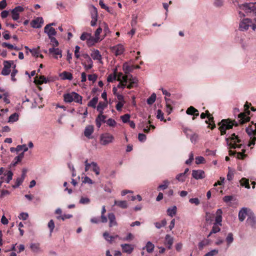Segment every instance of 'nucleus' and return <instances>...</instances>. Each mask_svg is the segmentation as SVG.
I'll return each instance as SVG.
<instances>
[{"mask_svg": "<svg viewBox=\"0 0 256 256\" xmlns=\"http://www.w3.org/2000/svg\"><path fill=\"white\" fill-rule=\"evenodd\" d=\"M49 38L50 40L51 44L53 46V48L58 46L59 43L55 38L52 36Z\"/></svg>", "mask_w": 256, "mask_h": 256, "instance_id": "obj_55", "label": "nucleus"}, {"mask_svg": "<svg viewBox=\"0 0 256 256\" xmlns=\"http://www.w3.org/2000/svg\"><path fill=\"white\" fill-rule=\"evenodd\" d=\"M121 247L124 252L127 253L128 254H131L134 249V247L132 245L130 244H122Z\"/></svg>", "mask_w": 256, "mask_h": 256, "instance_id": "obj_17", "label": "nucleus"}, {"mask_svg": "<svg viewBox=\"0 0 256 256\" xmlns=\"http://www.w3.org/2000/svg\"><path fill=\"white\" fill-rule=\"evenodd\" d=\"M156 118H157L160 119L161 121L164 120L166 122V120H164V113L160 110H158Z\"/></svg>", "mask_w": 256, "mask_h": 256, "instance_id": "obj_57", "label": "nucleus"}, {"mask_svg": "<svg viewBox=\"0 0 256 256\" xmlns=\"http://www.w3.org/2000/svg\"><path fill=\"white\" fill-rule=\"evenodd\" d=\"M114 137L110 133H104L102 134L100 136V142L102 145H107L113 142Z\"/></svg>", "mask_w": 256, "mask_h": 256, "instance_id": "obj_7", "label": "nucleus"}, {"mask_svg": "<svg viewBox=\"0 0 256 256\" xmlns=\"http://www.w3.org/2000/svg\"><path fill=\"white\" fill-rule=\"evenodd\" d=\"M222 211L221 209H218L216 213L215 222L222 226Z\"/></svg>", "mask_w": 256, "mask_h": 256, "instance_id": "obj_21", "label": "nucleus"}, {"mask_svg": "<svg viewBox=\"0 0 256 256\" xmlns=\"http://www.w3.org/2000/svg\"><path fill=\"white\" fill-rule=\"evenodd\" d=\"M246 224L252 228H256V217L253 212H250L246 220Z\"/></svg>", "mask_w": 256, "mask_h": 256, "instance_id": "obj_12", "label": "nucleus"}, {"mask_svg": "<svg viewBox=\"0 0 256 256\" xmlns=\"http://www.w3.org/2000/svg\"><path fill=\"white\" fill-rule=\"evenodd\" d=\"M16 64H14L12 66V68H13V70L11 73V79L12 81L15 82L16 80L15 77V76L18 73V70L16 69Z\"/></svg>", "mask_w": 256, "mask_h": 256, "instance_id": "obj_50", "label": "nucleus"}, {"mask_svg": "<svg viewBox=\"0 0 256 256\" xmlns=\"http://www.w3.org/2000/svg\"><path fill=\"white\" fill-rule=\"evenodd\" d=\"M98 97L95 96L93 98L88 104V106L92 108H96V105L98 102Z\"/></svg>", "mask_w": 256, "mask_h": 256, "instance_id": "obj_35", "label": "nucleus"}, {"mask_svg": "<svg viewBox=\"0 0 256 256\" xmlns=\"http://www.w3.org/2000/svg\"><path fill=\"white\" fill-rule=\"evenodd\" d=\"M24 8L22 6H17L11 10L12 18L14 20H17L20 18V12H22Z\"/></svg>", "mask_w": 256, "mask_h": 256, "instance_id": "obj_10", "label": "nucleus"}, {"mask_svg": "<svg viewBox=\"0 0 256 256\" xmlns=\"http://www.w3.org/2000/svg\"><path fill=\"white\" fill-rule=\"evenodd\" d=\"M107 106V102H100L96 107V110L99 113H104V110Z\"/></svg>", "mask_w": 256, "mask_h": 256, "instance_id": "obj_25", "label": "nucleus"}, {"mask_svg": "<svg viewBox=\"0 0 256 256\" xmlns=\"http://www.w3.org/2000/svg\"><path fill=\"white\" fill-rule=\"evenodd\" d=\"M2 46L3 48H8L10 50H12V49H14L16 50H18V48L16 47H14V46L13 45H12V44H10L6 43V42H3L2 44Z\"/></svg>", "mask_w": 256, "mask_h": 256, "instance_id": "obj_53", "label": "nucleus"}, {"mask_svg": "<svg viewBox=\"0 0 256 256\" xmlns=\"http://www.w3.org/2000/svg\"><path fill=\"white\" fill-rule=\"evenodd\" d=\"M106 122L107 124L110 126L114 127L116 125V122L110 118L108 119Z\"/></svg>", "mask_w": 256, "mask_h": 256, "instance_id": "obj_64", "label": "nucleus"}, {"mask_svg": "<svg viewBox=\"0 0 256 256\" xmlns=\"http://www.w3.org/2000/svg\"><path fill=\"white\" fill-rule=\"evenodd\" d=\"M205 161V159L202 156H197L196 158V163L198 164H203Z\"/></svg>", "mask_w": 256, "mask_h": 256, "instance_id": "obj_63", "label": "nucleus"}, {"mask_svg": "<svg viewBox=\"0 0 256 256\" xmlns=\"http://www.w3.org/2000/svg\"><path fill=\"white\" fill-rule=\"evenodd\" d=\"M48 52L50 54L54 56L56 58H57L56 56H60V58L62 56V51L58 48H52L48 50Z\"/></svg>", "mask_w": 256, "mask_h": 256, "instance_id": "obj_20", "label": "nucleus"}, {"mask_svg": "<svg viewBox=\"0 0 256 256\" xmlns=\"http://www.w3.org/2000/svg\"><path fill=\"white\" fill-rule=\"evenodd\" d=\"M125 103L126 102H118L116 106V110L119 112L121 111Z\"/></svg>", "mask_w": 256, "mask_h": 256, "instance_id": "obj_61", "label": "nucleus"}, {"mask_svg": "<svg viewBox=\"0 0 256 256\" xmlns=\"http://www.w3.org/2000/svg\"><path fill=\"white\" fill-rule=\"evenodd\" d=\"M130 115L128 114L120 116V118L124 123H126L130 121Z\"/></svg>", "mask_w": 256, "mask_h": 256, "instance_id": "obj_54", "label": "nucleus"}, {"mask_svg": "<svg viewBox=\"0 0 256 256\" xmlns=\"http://www.w3.org/2000/svg\"><path fill=\"white\" fill-rule=\"evenodd\" d=\"M219 126L218 129L220 131L221 134L224 135L226 134V130H230L234 126H238V123L234 120H231L224 119L218 124Z\"/></svg>", "mask_w": 256, "mask_h": 256, "instance_id": "obj_2", "label": "nucleus"}, {"mask_svg": "<svg viewBox=\"0 0 256 256\" xmlns=\"http://www.w3.org/2000/svg\"><path fill=\"white\" fill-rule=\"evenodd\" d=\"M186 176H184V173H180L178 174L176 176V179L180 182H183L185 180Z\"/></svg>", "mask_w": 256, "mask_h": 256, "instance_id": "obj_56", "label": "nucleus"}, {"mask_svg": "<svg viewBox=\"0 0 256 256\" xmlns=\"http://www.w3.org/2000/svg\"><path fill=\"white\" fill-rule=\"evenodd\" d=\"M24 157V152H22L18 156L15 157L14 160L10 164V166H16L19 162H20L23 158Z\"/></svg>", "mask_w": 256, "mask_h": 256, "instance_id": "obj_24", "label": "nucleus"}, {"mask_svg": "<svg viewBox=\"0 0 256 256\" xmlns=\"http://www.w3.org/2000/svg\"><path fill=\"white\" fill-rule=\"evenodd\" d=\"M108 218L110 220L109 226L110 227L117 225V222L116 220V217L113 213H110L108 215Z\"/></svg>", "mask_w": 256, "mask_h": 256, "instance_id": "obj_26", "label": "nucleus"}, {"mask_svg": "<svg viewBox=\"0 0 256 256\" xmlns=\"http://www.w3.org/2000/svg\"><path fill=\"white\" fill-rule=\"evenodd\" d=\"M138 82V80L136 77H133L132 74H126L122 80L119 81L117 88L124 89L126 87L128 89H131L136 87Z\"/></svg>", "mask_w": 256, "mask_h": 256, "instance_id": "obj_1", "label": "nucleus"}, {"mask_svg": "<svg viewBox=\"0 0 256 256\" xmlns=\"http://www.w3.org/2000/svg\"><path fill=\"white\" fill-rule=\"evenodd\" d=\"M30 52H31L32 54L36 57H38V54H39V48H34L32 50H30Z\"/></svg>", "mask_w": 256, "mask_h": 256, "instance_id": "obj_58", "label": "nucleus"}, {"mask_svg": "<svg viewBox=\"0 0 256 256\" xmlns=\"http://www.w3.org/2000/svg\"><path fill=\"white\" fill-rule=\"evenodd\" d=\"M13 64V61H4V68L1 72L3 76L8 75L10 72V68Z\"/></svg>", "mask_w": 256, "mask_h": 256, "instance_id": "obj_9", "label": "nucleus"}, {"mask_svg": "<svg viewBox=\"0 0 256 256\" xmlns=\"http://www.w3.org/2000/svg\"><path fill=\"white\" fill-rule=\"evenodd\" d=\"M156 94L154 93L147 99V103L148 104H152L156 100Z\"/></svg>", "mask_w": 256, "mask_h": 256, "instance_id": "obj_51", "label": "nucleus"}, {"mask_svg": "<svg viewBox=\"0 0 256 256\" xmlns=\"http://www.w3.org/2000/svg\"><path fill=\"white\" fill-rule=\"evenodd\" d=\"M252 123L254 124V127L252 126H248L246 128V131L248 134L250 136L251 139V142L248 144V146H250L252 145H254L255 141L256 140V137L254 136L256 135V123L254 124L253 122Z\"/></svg>", "mask_w": 256, "mask_h": 256, "instance_id": "obj_6", "label": "nucleus"}, {"mask_svg": "<svg viewBox=\"0 0 256 256\" xmlns=\"http://www.w3.org/2000/svg\"><path fill=\"white\" fill-rule=\"evenodd\" d=\"M111 50L112 53H114L116 56H118L123 54L124 52V48L122 45L119 44L112 47Z\"/></svg>", "mask_w": 256, "mask_h": 256, "instance_id": "obj_13", "label": "nucleus"}, {"mask_svg": "<svg viewBox=\"0 0 256 256\" xmlns=\"http://www.w3.org/2000/svg\"><path fill=\"white\" fill-rule=\"evenodd\" d=\"M116 79V72H114V74H110L107 78V80L108 82H112L114 80Z\"/></svg>", "mask_w": 256, "mask_h": 256, "instance_id": "obj_60", "label": "nucleus"}, {"mask_svg": "<svg viewBox=\"0 0 256 256\" xmlns=\"http://www.w3.org/2000/svg\"><path fill=\"white\" fill-rule=\"evenodd\" d=\"M73 94L74 92L70 93H67L64 94V100L66 102H71L74 101L73 100Z\"/></svg>", "mask_w": 256, "mask_h": 256, "instance_id": "obj_27", "label": "nucleus"}, {"mask_svg": "<svg viewBox=\"0 0 256 256\" xmlns=\"http://www.w3.org/2000/svg\"><path fill=\"white\" fill-rule=\"evenodd\" d=\"M91 56L94 60H100L102 59V55L98 50H94L92 52Z\"/></svg>", "mask_w": 256, "mask_h": 256, "instance_id": "obj_29", "label": "nucleus"}, {"mask_svg": "<svg viewBox=\"0 0 256 256\" xmlns=\"http://www.w3.org/2000/svg\"><path fill=\"white\" fill-rule=\"evenodd\" d=\"M218 224L214 223V224L212 226V228L210 231V232L209 233V236L212 234H216L218 232L220 231V228L219 227Z\"/></svg>", "mask_w": 256, "mask_h": 256, "instance_id": "obj_37", "label": "nucleus"}, {"mask_svg": "<svg viewBox=\"0 0 256 256\" xmlns=\"http://www.w3.org/2000/svg\"><path fill=\"white\" fill-rule=\"evenodd\" d=\"M43 23V20L42 18L38 17L34 20H33L31 22V26L34 28H40L42 26V24Z\"/></svg>", "mask_w": 256, "mask_h": 256, "instance_id": "obj_15", "label": "nucleus"}, {"mask_svg": "<svg viewBox=\"0 0 256 256\" xmlns=\"http://www.w3.org/2000/svg\"><path fill=\"white\" fill-rule=\"evenodd\" d=\"M48 226L50 230V234H51L53 232L55 227L54 222L52 220H50L48 222Z\"/></svg>", "mask_w": 256, "mask_h": 256, "instance_id": "obj_49", "label": "nucleus"}, {"mask_svg": "<svg viewBox=\"0 0 256 256\" xmlns=\"http://www.w3.org/2000/svg\"><path fill=\"white\" fill-rule=\"evenodd\" d=\"M192 176L195 179H202L204 177V172L202 170H193Z\"/></svg>", "mask_w": 256, "mask_h": 256, "instance_id": "obj_18", "label": "nucleus"}, {"mask_svg": "<svg viewBox=\"0 0 256 256\" xmlns=\"http://www.w3.org/2000/svg\"><path fill=\"white\" fill-rule=\"evenodd\" d=\"M24 178L22 176L18 178L16 180L15 184L12 186V188H18L23 182Z\"/></svg>", "mask_w": 256, "mask_h": 256, "instance_id": "obj_36", "label": "nucleus"}, {"mask_svg": "<svg viewBox=\"0 0 256 256\" xmlns=\"http://www.w3.org/2000/svg\"><path fill=\"white\" fill-rule=\"evenodd\" d=\"M174 242V238L169 234H166L165 237L164 244L168 249L172 248V246Z\"/></svg>", "mask_w": 256, "mask_h": 256, "instance_id": "obj_23", "label": "nucleus"}, {"mask_svg": "<svg viewBox=\"0 0 256 256\" xmlns=\"http://www.w3.org/2000/svg\"><path fill=\"white\" fill-rule=\"evenodd\" d=\"M124 70L126 74H130L128 73L134 70V66H128L126 64H124Z\"/></svg>", "mask_w": 256, "mask_h": 256, "instance_id": "obj_38", "label": "nucleus"}, {"mask_svg": "<svg viewBox=\"0 0 256 256\" xmlns=\"http://www.w3.org/2000/svg\"><path fill=\"white\" fill-rule=\"evenodd\" d=\"M226 240L228 245L230 244L231 243H232V242L234 240L233 234L232 233L230 232L228 234V235L226 238Z\"/></svg>", "mask_w": 256, "mask_h": 256, "instance_id": "obj_59", "label": "nucleus"}, {"mask_svg": "<svg viewBox=\"0 0 256 256\" xmlns=\"http://www.w3.org/2000/svg\"><path fill=\"white\" fill-rule=\"evenodd\" d=\"M154 224L156 228H160L166 224V220L164 219L160 222H156Z\"/></svg>", "mask_w": 256, "mask_h": 256, "instance_id": "obj_46", "label": "nucleus"}, {"mask_svg": "<svg viewBox=\"0 0 256 256\" xmlns=\"http://www.w3.org/2000/svg\"><path fill=\"white\" fill-rule=\"evenodd\" d=\"M60 76L62 80H72L73 78L72 74L70 72L66 71L63 72Z\"/></svg>", "mask_w": 256, "mask_h": 256, "instance_id": "obj_31", "label": "nucleus"}, {"mask_svg": "<svg viewBox=\"0 0 256 256\" xmlns=\"http://www.w3.org/2000/svg\"><path fill=\"white\" fill-rule=\"evenodd\" d=\"M102 32V28L99 27L95 32V38L94 40L95 42H97L100 40V34Z\"/></svg>", "mask_w": 256, "mask_h": 256, "instance_id": "obj_40", "label": "nucleus"}, {"mask_svg": "<svg viewBox=\"0 0 256 256\" xmlns=\"http://www.w3.org/2000/svg\"><path fill=\"white\" fill-rule=\"evenodd\" d=\"M186 113L188 115H193L194 117L192 120H194L196 117H197L199 115V112L198 110L194 108L192 106H190L186 110Z\"/></svg>", "mask_w": 256, "mask_h": 256, "instance_id": "obj_16", "label": "nucleus"}, {"mask_svg": "<svg viewBox=\"0 0 256 256\" xmlns=\"http://www.w3.org/2000/svg\"><path fill=\"white\" fill-rule=\"evenodd\" d=\"M164 184H160L157 188L158 190H165L166 189L168 186L169 182L168 180H165L163 182Z\"/></svg>", "mask_w": 256, "mask_h": 256, "instance_id": "obj_45", "label": "nucleus"}, {"mask_svg": "<svg viewBox=\"0 0 256 256\" xmlns=\"http://www.w3.org/2000/svg\"><path fill=\"white\" fill-rule=\"evenodd\" d=\"M226 140L227 144L228 145L230 148H240L242 147V144L238 145L236 144V142H240L241 140L234 133L230 134L228 138H226Z\"/></svg>", "mask_w": 256, "mask_h": 256, "instance_id": "obj_4", "label": "nucleus"}, {"mask_svg": "<svg viewBox=\"0 0 256 256\" xmlns=\"http://www.w3.org/2000/svg\"><path fill=\"white\" fill-rule=\"evenodd\" d=\"M38 78V76L36 77L34 82L36 84L41 85L44 83H47L48 80L46 79V78L44 76H40L38 80L36 78Z\"/></svg>", "mask_w": 256, "mask_h": 256, "instance_id": "obj_30", "label": "nucleus"}, {"mask_svg": "<svg viewBox=\"0 0 256 256\" xmlns=\"http://www.w3.org/2000/svg\"><path fill=\"white\" fill-rule=\"evenodd\" d=\"M250 212H252L250 209L247 208H242L238 212V220L240 222H243L247 216L248 217V214Z\"/></svg>", "mask_w": 256, "mask_h": 256, "instance_id": "obj_11", "label": "nucleus"}, {"mask_svg": "<svg viewBox=\"0 0 256 256\" xmlns=\"http://www.w3.org/2000/svg\"><path fill=\"white\" fill-rule=\"evenodd\" d=\"M18 115L17 113L15 112L9 117L8 122H14L18 120Z\"/></svg>", "mask_w": 256, "mask_h": 256, "instance_id": "obj_48", "label": "nucleus"}, {"mask_svg": "<svg viewBox=\"0 0 256 256\" xmlns=\"http://www.w3.org/2000/svg\"><path fill=\"white\" fill-rule=\"evenodd\" d=\"M240 184L242 186H244L246 188L249 189L250 188V186L249 184V180L248 179L246 178H242L240 180Z\"/></svg>", "mask_w": 256, "mask_h": 256, "instance_id": "obj_42", "label": "nucleus"}, {"mask_svg": "<svg viewBox=\"0 0 256 256\" xmlns=\"http://www.w3.org/2000/svg\"><path fill=\"white\" fill-rule=\"evenodd\" d=\"M16 150L17 152L23 150V152H24L28 150V148L26 146V144L18 145L16 146Z\"/></svg>", "mask_w": 256, "mask_h": 256, "instance_id": "obj_52", "label": "nucleus"}, {"mask_svg": "<svg viewBox=\"0 0 256 256\" xmlns=\"http://www.w3.org/2000/svg\"><path fill=\"white\" fill-rule=\"evenodd\" d=\"M4 176H6V178L4 176H2L0 178V184H1L3 182H5L6 183H9L12 180L13 173L12 171L9 170L4 174Z\"/></svg>", "mask_w": 256, "mask_h": 256, "instance_id": "obj_14", "label": "nucleus"}, {"mask_svg": "<svg viewBox=\"0 0 256 256\" xmlns=\"http://www.w3.org/2000/svg\"><path fill=\"white\" fill-rule=\"evenodd\" d=\"M252 22L248 18L243 19L240 23L239 28L240 30H248L250 26L252 28Z\"/></svg>", "mask_w": 256, "mask_h": 256, "instance_id": "obj_8", "label": "nucleus"}, {"mask_svg": "<svg viewBox=\"0 0 256 256\" xmlns=\"http://www.w3.org/2000/svg\"><path fill=\"white\" fill-rule=\"evenodd\" d=\"M114 205L122 208H126L128 207V203L126 200H114Z\"/></svg>", "mask_w": 256, "mask_h": 256, "instance_id": "obj_28", "label": "nucleus"}, {"mask_svg": "<svg viewBox=\"0 0 256 256\" xmlns=\"http://www.w3.org/2000/svg\"><path fill=\"white\" fill-rule=\"evenodd\" d=\"M209 128L213 130L216 128V124L214 120V118L212 116L211 114L209 112Z\"/></svg>", "mask_w": 256, "mask_h": 256, "instance_id": "obj_44", "label": "nucleus"}, {"mask_svg": "<svg viewBox=\"0 0 256 256\" xmlns=\"http://www.w3.org/2000/svg\"><path fill=\"white\" fill-rule=\"evenodd\" d=\"M73 100V102H74L80 104H82V97L76 92H74Z\"/></svg>", "mask_w": 256, "mask_h": 256, "instance_id": "obj_33", "label": "nucleus"}, {"mask_svg": "<svg viewBox=\"0 0 256 256\" xmlns=\"http://www.w3.org/2000/svg\"><path fill=\"white\" fill-rule=\"evenodd\" d=\"M250 105V104H248V102H246L244 106L246 112L244 113L241 112L238 115V117L240 118V123L242 124L250 120V118L247 115H249L250 114V112L248 109Z\"/></svg>", "mask_w": 256, "mask_h": 256, "instance_id": "obj_5", "label": "nucleus"}, {"mask_svg": "<svg viewBox=\"0 0 256 256\" xmlns=\"http://www.w3.org/2000/svg\"><path fill=\"white\" fill-rule=\"evenodd\" d=\"M224 0H214L213 4L215 7L220 8L223 6Z\"/></svg>", "mask_w": 256, "mask_h": 256, "instance_id": "obj_47", "label": "nucleus"}, {"mask_svg": "<svg viewBox=\"0 0 256 256\" xmlns=\"http://www.w3.org/2000/svg\"><path fill=\"white\" fill-rule=\"evenodd\" d=\"M92 38L90 34L87 32H83L81 35L80 38L82 40H90Z\"/></svg>", "mask_w": 256, "mask_h": 256, "instance_id": "obj_41", "label": "nucleus"}, {"mask_svg": "<svg viewBox=\"0 0 256 256\" xmlns=\"http://www.w3.org/2000/svg\"><path fill=\"white\" fill-rule=\"evenodd\" d=\"M154 244L150 242H148L145 247L143 248V250L146 248L148 252L151 253L154 251Z\"/></svg>", "mask_w": 256, "mask_h": 256, "instance_id": "obj_32", "label": "nucleus"}, {"mask_svg": "<svg viewBox=\"0 0 256 256\" xmlns=\"http://www.w3.org/2000/svg\"><path fill=\"white\" fill-rule=\"evenodd\" d=\"M44 32L48 34L49 38L55 36L56 33L54 28L50 27V24H47L44 27Z\"/></svg>", "mask_w": 256, "mask_h": 256, "instance_id": "obj_19", "label": "nucleus"}, {"mask_svg": "<svg viewBox=\"0 0 256 256\" xmlns=\"http://www.w3.org/2000/svg\"><path fill=\"white\" fill-rule=\"evenodd\" d=\"M91 164L92 167V170L94 172L96 175H98L100 174V169L98 166L97 164L94 162H92Z\"/></svg>", "mask_w": 256, "mask_h": 256, "instance_id": "obj_43", "label": "nucleus"}, {"mask_svg": "<svg viewBox=\"0 0 256 256\" xmlns=\"http://www.w3.org/2000/svg\"><path fill=\"white\" fill-rule=\"evenodd\" d=\"M177 211V208L174 206L171 208H169L167 210V214L168 216L172 217L176 215Z\"/></svg>", "mask_w": 256, "mask_h": 256, "instance_id": "obj_34", "label": "nucleus"}, {"mask_svg": "<svg viewBox=\"0 0 256 256\" xmlns=\"http://www.w3.org/2000/svg\"><path fill=\"white\" fill-rule=\"evenodd\" d=\"M102 114H103V113H100L98 116L96 118V120H98L100 122H106L105 119L106 118V116L104 115H103Z\"/></svg>", "mask_w": 256, "mask_h": 256, "instance_id": "obj_62", "label": "nucleus"}, {"mask_svg": "<svg viewBox=\"0 0 256 256\" xmlns=\"http://www.w3.org/2000/svg\"><path fill=\"white\" fill-rule=\"evenodd\" d=\"M94 130V126L92 125L87 126L84 130V135L86 138H90V136L93 133Z\"/></svg>", "mask_w": 256, "mask_h": 256, "instance_id": "obj_22", "label": "nucleus"}, {"mask_svg": "<svg viewBox=\"0 0 256 256\" xmlns=\"http://www.w3.org/2000/svg\"><path fill=\"white\" fill-rule=\"evenodd\" d=\"M238 8L247 14H256V3L249 2L238 4Z\"/></svg>", "mask_w": 256, "mask_h": 256, "instance_id": "obj_3", "label": "nucleus"}, {"mask_svg": "<svg viewBox=\"0 0 256 256\" xmlns=\"http://www.w3.org/2000/svg\"><path fill=\"white\" fill-rule=\"evenodd\" d=\"M103 236L105 240L109 242L110 243H112V241L115 239L114 236H110L108 232H104L103 234Z\"/></svg>", "mask_w": 256, "mask_h": 256, "instance_id": "obj_39", "label": "nucleus"}]
</instances>
